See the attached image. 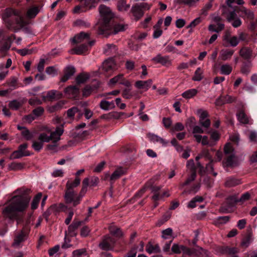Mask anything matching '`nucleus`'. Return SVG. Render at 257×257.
<instances>
[{"label":"nucleus","mask_w":257,"mask_h":257,"mask_svg":"<svg viewBox=\"0 0 257 257\" xmlns=\"http://www.w3.org/2000/svg\"><path fill=\"white\" fill-rule=\"evenodd\" d=\"M59 208L60 210L65 211L67 209L69 210V212L68 214L67 217L65 220V223L66 225H69L72 219L73 216L74 215V212L73 209L71 208H68V207L63 204H60L59 205Z\"/></svg>","instance_id":"26"},{"label":"nucleus","mask_w":257,"mask_h":257,"mask_svg":"<svg viewBox=\"0 0 257 257\" xmlns=\"http://www.w3.org/2000/svg\"><path fill=\"white\" fill-rule=\"evenodd\" d=\"M249 198L250 194L248 192L243 194L239 199L237 198L235 194L226 197V213L233 211L238 202L243 203L249 200Z\"/></svg>","instance_id":"9"},{"label":"nucleus","mask_w":257,"mask_h":257,"mask_svg":"<svg viewBox=\"0 0 257 257\" xmlns=\"http://www.w3.org/2000/svg\"><path fill=\"white\" fill-rule=\"evenodd\" d=\"M116 242V240L115 238L108 235H105L99 243V246L101 249L105 251L112 250L113 249Z\"/></svg>","instance_id":"15"},{"label":"nucleus","mask_w":257,"mask_h":257,"mask_svg":"<svg viewBox=\"0 0 257 257\" xmlns=\"http://www.w3.org/2000/svg\"><path fill=\"white\" fill-rule=\"evenodd\" d=\"M240 183L239 180L236 179L234 177H229L226 178V187H233Z\"/></svg>","instance_id":"44"},{"label":"nucleus","mask_w":257,"mask_h":257,"mask_svg":"<svg viewBox=\"0 0 257 257\" xmlns=\"http://www.w3.org/2000/svg\"><path fill=\"white\" fill-rule=\"evenodd\" d=\"M152 60L165 66H168L171 64V61L168 56H162L161 54L157 55L152 59Z\"/></svg>","instance_id":"23"},{"label":"nucleus","mask_w":257,"mask_h":257,"mask_svg":"<svg viewBox=\"0 0 257 257\" xmlns=\"http://www.w3.org/2000/svg\"><path fill=\"white\" fill-rule=\"evenodd\" d=\"M22 104L18 100L15 99L11 101L9 103V107L12 110H18Z\"/></svg>","instance_id":"51"},{"label":"nucleus","mask_w":257,"mask_h":257,"mask_svg":"<svg viewBox=\"0 0 257 257\" xmlns=\"http://www.w3.org/2000/svg\"><path fill=\"white\" fill-rule=\"evenodd\" d=\"M44 112V109L41 106H39L33 109L32 113L35 116V118H36L37 117L42 115Z\"/></svg>","instance_id":"61"},{"label":"nucleus","mask_w":257,"mask_h":257,"mask_svg":"<svg viewBox=\"0 0 257 257\" xmlns=\"http://www.w3.org/2000/svg\"><path fill=\"white\" fill-rule=\"evenodd\" d=\"M126 171V169L122 167L117 168L110 177V184L112 185L116 180L119 179L122 175H124Z\"/></svg>","instance_id":"22"},{"label":"nucleus","mask_w":257,"mask_h":257,"mask_svg":"<svg viewBox=\"0 0 257 257\" xmlns=\"http://www.w3.org/2000/svg\"><path fill=\"white\" fill-rule=\"evenodd\" d=\"M81 221L74 220L68 228V234L71 237H75L77 234V229L82 224Z\"/></svg>","instance_id":"19"},{"label":"nucleus","mask_w":257,"mask_h":257,"mask_svg":"<svg viewBox=\"0 0 257 257\" xmlns=\"http://www.w3.org/2000/svg\"><path fill=\"white\" fill-rule=\"evenodd\" d=\"M219 18L216 17L214 20L216 21L217 24H211L208 27V30L209 31L212 32H216L218 33L221 31L224 28L223 24H220L219 23Z\"/></svg>","instance_id":"27"},{"label":"nucleus","mask_w":257,"mask_h":257,"mask_svg":"<svg viewBox=\"0 0 257 257\" xmlns=\"http://www.w3.org/2000/svg\"><path fill=\"white\" fill-rule=\"evenodd\" d=\"M18 130L21 131L22 136L27 141L32 140L34 137V135L28 128L25 126L18 125L17 126Z\"/></svg>","instance_id":"25"},{"label":"nucleus","mask_w":257,"mask_h":257,"mask_svg":"<svg viewBox=\"0 0 257 257\" xmlns=\"http://www.w3.org/2000/svg\"><path fill=\"white\" fill-rule=\"evenodd\" d=\"M229 140L231 143L237 146L239 141V135L236 132L229 134Z\"/></svg>","instance_id":"48"},{"label":"nucleus","mask_w":257,"mask_h":257,"mask_svg":"<svg viewBox=\"0 0 257 257\" xmlns=\"http://www.w3.org/2000/svg\"><path fill=\"white\" fill-rule=\"evenodd\" d=\"M55 136V135L54 133H51L49 136H48L45 133H41L39 136L38 140V141L41 142L43 144H44V143H48L50 141L53 140L54 139Z\"/></svg>","instance_id":"28"},{"label":"nucleus","mask_w":257,"mask_h":257,"mask_svg":"<svg viewBox=\"0 0 257 257\" xmlns=\"http://www.w3.org/2000/svg\"><path fill=\"white\" fill-rule=\"evenodd\" d=\"M251 240V236L250 235H247V236H245L241 242V246L242 247H247L249 244H250Z\"/></svg>","instance_id":"62"},{"label":"nucleus","mask_w":257,"mask_h":257,"mask_svg":"<svg viewBox=\"0 0 257 257\" xmlns=\"http://www.w3.org/2000/svg\"><path fill=\"white\" fill-rule=\"evenodd\" d=\"M152 83V80L149 79L147 81L139 80L135 83V86L139 89H148L151 87Z\"/></svg>","instance_id":"30"},{"label":"nucleus","mask_w":257,"mask_h":257,"mask_svg":"<svg viewBox=\"0 0 257 257\" xmlns=\"http://www.w3.org/2000/svg\"><path fill=\"white\" fill-rule=\"evenodd\" d=\"M7 85L9 87V90L11 91L19 87H24V85L19 82L18 78L16 76H12L7 81Z\"/></svg>","instance_id":"17"},{"label":"nucleus","mask_w":257,"mask_h":257,"mask_svg":"<svg viewBox=\"0 0 257 257\" xmlns=\"http://www.w3.org/2000/svg\"><path fill=\"white\" fill-rule=\"evenodd\" d=\"M28 147V144L26 143L20 145L17 150L14 151L10 157L11 160L17 159L23 157L30 156L32 154L26 150Z\"/></svg>","instance_id":"13"},{"label":"nucleus","mask_w":257,"mask_h":257,"mask_svg":"<svg viewBox=\"0 0 257 257\" xmlns=\"http://www.w3.org/2000/svg\"><path fill=\"white\" fill-rule=\"evenodd\" d=\"M42 197V193H39L34 197L31 203V209L32 210H35L38 208L39 203Z\"/></svg>","instance_id":"43"},{"label":"nucleus","mask_w":257,"mask_h":257,"mask_svg":"<svg viewBox=\"0 0 257 257\" xmlns=\"http://www.w3.org/2000/svg\"><path fill=\"white\" fill-rule=\"evenodd\" d=\"M238 120L241 123H249V118L243 110H240L236 114Z\"/></svg>","instance_id":"31"},{"label":"nucleus","mask_w":257,"mask_h":257,"mask_svg":"<svg viewBox=\"0 0 257 257\" xmlns=\"http://www.w3.org/2000/svg\"><path fill=\"white\" fill-rule=\"evenodd\" d=\"M225 51L222 50L220 52V55L217 60L214 62L213 70L215 74L219 73L221 74H225Z\"/></svg>","instance_id":"14"},{"label":"nucleus","mask_w":257,"mask_h":257,"mask_svg":"<svg viewBox=\"0 0 257 257\" xmlns=\"http://www.w3.org/2000/svg\"><path fill=\"white\" fill-rule=\"evenodd\" d=\"M146 251L150 254L152 253H160L161 252V249L158 244L153 245L149 242L146 246Z\"/></svg>","instance_id":"36"},{"label":"nucleus","mask_w":257,"mask_h":257,"mask_svg":"<svg viewBox=\"0 0 257 257\" xmlns=\"http://www.w3.org/2000/svg\"><path fill=\"white\" fill-rule=\"evenodd\" d=\"M219 139V135L217 132H213L210 136V138L209 140L206 136L203 137L202 141V145L203 146H208L209 147H213L217 141Z\"/></svg>","instance_id":"16"},{"label":"nucleus","mask_w":257,"mask_h":257,"mask_svg":"<svg viewBox=\"0 0 257 257\" xmlns=\"http://www.w3.org/2000/svg\"><path fill=\"white\" fill-rule=\"evenodd\" d=\"M239 42V40L236 36H233L231 38H228L226 33V47H228V46L233 47L236 46Z\"/></svg>","instance_id":"37"},{"label":"nucleus","mask_w":257,"mask_h":257,"mask_svg":"<svg viewBox=\"0 0 257 257\" xmlns=\"http://www.w3.org/2000/svg\"><path fill=\"white\" fill-rule=\"evenodd\" d=\"M239 249L235 247H230L226 246V257H238L237 254Z\"/></svg>","instance_id":"34"},{"label":"nucleus","mask_w":257,"mask_h":257,"mask_svg":"<svg viewBox=\"0 0 257 257\" xmlns=\"http://www.w3.org/2000/svg\"><path fill=\"white\" fill-rule=\"evenodd\" d=\"M100 0H78L80 5L77 6L74 9V12L79 13L86 11L93 7H95Z\"/></svg>","instance_id":"12"},{"label":"nucleus","mask_w":257,"mask_h":257,"mask_svg":"<svg viewBox=\"0 0 257 257\" xmlns=\"http://www.w3.org/2000/svg\"><path fill=\"white\" fill-rule=\"evenodd\" d=\"M87 187L82 186L79 194H77L74 190H66L64 195V198L66 204H72L73 207L80 204V201L86 193Z\"/></svg>","instance_id":"8"},{"label":"nucleus","mask_w":257,"mask_h":257,"mask_svg":"<svg viewBox=\"0 0 257 257\" xmlns=\"http://www.w3.org/2000/svg\"><path fill=\"white\" fill-rule=\"evenodd\" d=\"M99 12L100 18L94 26L96 34L108 37L125 30L127 25L115 23L113 19V14L108 7L101 5L99 7Z\"/></svg>","instance_id":"1"},{"label":"nucleus","mask_w":257,"mask_h":257,"mask_svg":"<svg viewBox=\"0 0 257 257\" xmlns=\"http://www.w3.org/2000/svg\"><path fill=\"white\" fill-rule=\"evenodd\" d=\"M26 238V233L22 231L20 233L16 236L15 238V242L17 244H19L21 242H23Z\"/></svg>","instance_id":"53"},{"label":"nucleus","mask_w":257,"mask_h":257,"mask_svg":"<svg viewBox=\"0 0 257 257\" xmlns=\"http://www.w3.org/2000/svg\"><path fill=\"white\" fill-rule=\"evenodd\" d=\"M117 48L113 44H107L103 49V53L106 55H112L116 53Z\"/></svg>","instance_id":"33"},{"label":"nucleus","mask_w":257,"mask_h":257,"mask_svg":"<svg viewBox=\"0 0 257 257\" xmlns=\"http://www.w3.org/2000/svg\"><path fill=\"white\" fill-rule=\"evenodd\" d=\"M109 231L111 235L118 238H121L123 236V233L120 228L116 226L110 227L109 228Z\"/></svg>","instance_id":"41"},{"label":"nucleus","mask_w":257,"mask_h":257,"mask_svg":"<svg viewBox=\"0 0 257 257\" xmlns=\"http://www.w3.org/2000/svg\"><path fill=\"white\" fill-rule=\"evenodd\" d=\"M15 39V35L8 36L6 31L0 29V58L4 57L7 55L12 43Z\"/></svg>","instance_id":"7"},{"label":"nucleus","mask_w":257,"mask_h":257,"mask_svg":"<svg viewBox=\"0 0 257 257\" xmlns=\"http://www.w3.org/2000/svg\"><path fill=\"white\" fill-rule=\"evenodd\" d=\"M202 79V70L200 67L197 68L195 72L194 76L192 78L194 81H200Z\"/></svg>","instance_id":"58"},{"label":"nucleus","mask_w":257,"mask_h":257,"mask_svg":"<svg viewBox=\"0 0 257 257\" xmlns=\"http://www.w3.org/2000/svg\"><path fill=\"white\" fill-rule=\"evenodd\" d=\"M146 190L147 189L145 185L144 187L139 190L136 193L134 196L132 198L131 201L133 202H134L136 199L140 198L143 195V194L146 192Z\"/></svg>","instance_id":"57"},{"label":"nucleus","mask_w":257,"mask_h":257,"mask_svg":"<svg viewBox=\"0 0 257 257\" xmlns=\"http://www.w3.org/2000/svg\"><path fill=\"white\" fill-rule=\"evenodd\" d=\"M149 138L152 142L159 143L164 146H166L168 144V142L165 140L154 134H150Z\"/></svg>","instance_id":"40"},{"label":"nucleus","mask_w":257,"mask_h":257,"mask_svg":"<svg viewBox=\"0 0 257 257\" xmlns=\"http://www.w3.org/2000/svg\"><path fill=\"white\" fill-rule=\"evenodd\" d=\"M39 9L38 7L34 6L28 11V14L30 17H35L39 13Z\"/></svg>","instance_id":"60"},{"label":"nucleus","mask_w":257,"mask_h":257,"mask_svg":"<svg viewBox=\"0 0 257 257\" xmlns=\"http://www.w3.org/2000/svg\"><path fill=\"white\" fill-rule=\"evenodd\" d=\"M109 83L112 85H114L116 83H119L121 84L125 85L127 87H129L131 86L130 82L124 79L123 75L122 74H119L110 79L109 80Z\"/></svg>","instance_id":"21"},{"label":"nucleus","mask_w":257,"mask_h":257,"mask_svg":"<svg viewBox=\"0 0 257 257\" xmlns=\"http://www.w3.org/2000/svg\"><path fill=\"white\" fill-rule=\"evenodd\" d=\"M28 191L26 190L21 195L15 196L13 202L3 210V217L0 221V235L3 236L7 232V222L15 218L17 212H23L29 206L31 197L26 194Z\"/></svg>","instance_id":"2"},{"label":"nucleus","mask_w":257,"mask_h":257,"mask_svg":"<svg viewBox=\"0 0 257 257\" xmlns=\"http://www.w3.org/2000/svg\"><path fill=\"white\" fill-rule=\"evenodd\" d=\"M240 54L245 59H248L251 56L252 51L248 47H243L240 50Z\"/></svg>","instance_id":"42"},{"label":"nucleus","mask_w":257,"mask_h":257,"mask_svg":"<svg viewBox=\"0 0 257 257\" xmlns=\"http://www.w3.org/2000/svg\"><path fill=\"white\" fill-rule=\"evenodd\" d=\"M75 114H77L78 116L80 117L82 115L83 112H82L77 107H73L67 110V116L69 118L73 117Z\"/></svg>","instance_id":"38"},{"label":"nucleus","mask_w":257,"mask_h":257,"mask_svg":"<svg viewBox=\"0 0 257 257\" xmlns=\"http://www.w3.org/2000/svg\"><path fill=\"white\" fill-rule=\"evenodd\" d=\"M198 92L197 89L195 88L190 89L184 91L182 94V96L186 99H190L195 96Z\"/></svg>","instance_id":"39"},{"label":"nucleus","mask_w":257,"mask_h":257,"mask_svg":"<svg viewBox=\"0 0 257 257\" xmlns=\"http://www.w3.org/2000/svg\"><path fill=\"white\" fill-rule=\"evenodd\" d=\"M100 107L101 109L105 110H108L115 107V104L113 101H108L105 100H102L100 102Z\"/></svg>","instance_id":"32"},{"label":"nucleus","mask_w":257,"mask_h":257,"mask_svg":"<svg viewBox=\"0 0 257 257\" xmlns=\"http://www.w3.org/2000/svg\"><path fill=\"white\" fill-rule=\"evenodd\" d=\"M114 67V62L112 59L106 60L103 63V69L106 72L112 70Z\"/></svg>","instance_id":"46"},{"label":"nucleus","mask_w":257,"mask_h":257,"mask_svg":"<svg viewBox=\"0 0 257 257\" xmlns=\"http://www.w3.org/2000/svg\"><path fill=\"white\" fill-rule=\"evenodd\" d=\"M5 24L9 30L16 31L25 25L23 17L12 9H7L2 16Z\"/></svg>","instance_id":"5"},{"label":"nucleus","mask_w":257,"mask_h":257,"mask_svg":"<svg viewBox=\"0 0 257 257\" xmlns=\"http://www.w3.org/2000/svg\"><path fill=\"white\" fill-rule=\"evenodd\" d=\"M123 113L112 111L107 114H104L101 115L100 118L104 119H110L112 118L119 119L122 115Z\"/></svg>","instance_id":"29"},{"label":"nucleus","mask_w":257,"mask_h":257,"mask_svg":"<svg viewBox=\"0 0 257 257\" xmlns=\"http://www.w3.org/2000/svg\"><path fill=\"white\" fill-rule=\"evenodd\" d=\"M75 68L72 66L66 67L64 70V75L61 77L60 82H65L75 73Z\"/></svg>","instance_id":"20"},{"label":"nucleus","mask_w":257,"mask_h":257,"mask_svg":"<svg viewBox=\"0 0 257 257\" xmlns=\"http://www.w3.org/2000/svg\"><path fill=\"white\" fill-rule=\"evenodd\" d=\"M213 224L219 228L223 227L225 224V216H220L215 218L213 220Z\"/></svg>","instance_id":"52"},{"label":"nucleus","mask_w":257,"mask_h":257,"mask_svg":"<svg viewBox=\"0 0 257 257\" xmlns=\"http://www.w3.org/2000/svg\"><path fill=\"white\" fill-rule=\"evenodd\" d=\"M64 103H62L61 101H59L57 102L55 104L52 105L50 107V110L51 112H54L55 111H57L60 109H61L63 106Z\"/></svg>","instance_id":"63"},{"label":"nucleus","mask_w":257,"mask_h":257,"mask_svg":"<svg viewBox=\"0 0 257 257\" xmlns=\"http://www.w3.org/2000/svg\"><path fill=\"white\" fill-rule=\"evenodd\" d=\"M239 17L242 18L245 23L249 24L252 29H255L254 13L251 10L243 6H235L231 11H228V14L226 16V21L233 27L237 28L242 24V21Z\"/></svg>","instance_id":"3"},{"label":"nucleus","mask_w":257,"mask_h":257,"mask_svg":"<svg viewBox=\"0 0 257 257\" xmlns=\"http://www.w3.org/2000/svg\"><path fill=\"white\" fill-rule=\"evenodd\" d=\"M35 49L32 48V49H28V48H24L22 49H19L18 50V53L20 54L21 55L24 56L27 55L31 54L33 52H35Z\"/></svg>","instance_id":"55"},{"label":"nucleus","mask_w":257,"mask_h":257,"mask_svg":"<svg viewBox=\"0 0 257 257\" xmlns=\"http://www.w3.org/2000/svg\"><path fill=\"white\" fill-rule=\"evenodd\" d=\"M90 39L89 33L81 32L76 35L72 40V42L74 44L80 43V44L72 49V53L77 55L86 54L95 42V40H90Z\"/></svg>","instance_id":"4"},{"label":"nucleus","mask_w":257,"mask_h":257,"mask_svg":"<svg viewBox=\"0 0 257 257\" xmlns=\"http://www.w3.org/2000/svg\"><path fill=\"white\" fill-rule=\"evenodd\" d=\"M80 183V179L79 177H76L73 182L68 181L66 184L67 190H73V188L77 187Z\"/></svg>","instance_id":"45"},{"label":"nucleus","mask_w":257,"mask_h":257,"mask_svg":"<svg viewBox=\"0 0 257 257\" xmlns=\"http://www.w3.org/2000/svg\"><path fill=\"white\" fill-rule=\"evenodd\" d=\"M171 250L174 253L176 254H180L182 251L188 255L192 254L191 249L188 247L183 245H179L175 243L172 245Z\"/></svg>","instance_id":"18"},{"label":"nucleus","mask_w":257,"mask_h":257,"mask_svg":"<svg viewBox=\"0 0 257 257\" xmlns=\"http://www.w3.org/2000/svg\"><path fill=\"white\" fill-rule=\"evenodd\" d=\"M130 8V5H127L125 0H119L117 2V8L120 11H127Z\"/></svg>","instance_id":"50"},{"label":"nucleus","mask_w":257,"mask_h":257,"mask_svg":"<svg viewBox=\"0 0 257 257\" xmlns=\"http://www.w3.org/2000/svg\"><path fill=\"white\" fill-rule=\"evenodd\" d=\"M236 3L238 5H242L244 4L243 0H227L226 1V16L228 14V11H230L233 7L231 5L232 3Z\"/></svg>","instance_id":"35"},{"label":"nucleus","mask_w":257,"mask_h":257,"mask_svg":"<svg viewBox=\"0 0 257 257\" xmlns=\"http://www.w3.org/2000/svg\"><path fill=\"white\" fill-rule=\"evenodd\" d=\"M131 11L136 20L140 19L144 15V12L139 5L136 4L132 8Z\"/></svg>","instance_id":"24"},{"label":"nucleus","mask_w":257,"mask_h":257,"mask_svg":"<svg viewBox=\"0 0 257 257\" xmlns=\"http://www.w3.org/2000/svg\"><path fill=\"white\" fill-rule=\"evenodd\" d=\"M32 147L35 151L39 152L43 147V144L39 141H33Z\"/></svg>","instance_id":"56"},{"label":"nucleus","mask_w":257,"mask_h":257,"mask_svg":"<svg viewBox=\"0 0 257 257\" xmlns=\"http://www.w3.org/2000/svg\"><path fill=\"white\" fill-rule=\"evenodd\" d=\"M98 87V85L95 86L94 88L92 87V86L88 85L85 86L84 89H83V95L85 96H88L90 94L92 91L94 90V89H97Z\"/></svg>","instance_id":"54"},{"label":"nucleus","mask_w":257,"mask_h":257,"mask_svg":"<svg viewBox=\"0 0 257 257\" xmlns=\"http://www.w3.org/2000/svg\"><path fill=\"white\" fill-rule=\"evenodd\" d=\"M234 149L230 142L226 143V168H234L239 165V159L234 153Z\"/></svg>","instance_id":"10"},{"label":"nucleus","mask_w":257,"mask_h":257,"mask_svg":"<svg viewBox=\"0 0 257 257\" xmlns=\"http://www.w3.org/2000/svg\"><path fill=\"white\" fill-rule=\"evenodd\" d=\"M196 124V119L194 116H191L188 118L186 122L187 127H189L190 128H193Z\"/></svg>","instance_id":"64"},{"label":"nucleus","mask_w":257,"mask_h":257,"mask_svg":"<svg viewBox=\"0 0 257 257\" xmlns=\"http://www.w3.org/2000/svg\"><path fill=\"white\" fill-rule=\"evenodd\" d=\"M250 63L249 62L246 61L244 62L241 69L242 73L247 75L250 72Z\"/></svg>","instance_id":"59"},{"label":"nucleus","mask_w":257,"mask_h":257,"mask_svg":"<svg viewBox=\"0 0 257 257\" xmlns=\"http://www.w3.org/2000/svg\"><path fill=\"white\" fill-rule=\"evenodd\" d=\"M215 104L217 109H221L222 107H224L225 104V96L221 94L216 99Z\"/></svg>","instance_id":"49"},{"label":"nucleus","mask_w":257,"mask_h":257,"mask_svg":"<svg viewBox=\"0 0 257 257\" xmlns=\"http://www.w3.org/2000/svg\"><path fill=\"white\" fill-rule=\"evenodd\" d=\"M202 183L205 184L208 188L212 187L214 180L208 176H204L202 177Z\"/></svg>","instance_id":"47"},{"label":"nucleus","mask_w":257,"mask_h":257,"mask_svg":"<svg viewBox=\"0 0 257 257\" xmlns=\"http://www.w3.org/2000/svg\"><path fill=\"white\" fill-rule=\"evenodd\" d=\"M146 189H151V191L153 193V195L152 196V200L153 201H159L163 199L164 197H169L170 194L167 191L162 192L161 186L154 185V181L152 180H150L146 184Z\"/></svg>","instance_id":"11"},{"label":"nucleus","mask_w":257,"mask_h":257,"mask_svg":"<svg viewBox=\"0 0 257 257\" xmlns=\"http://www.w3.org/2000/svg\"><path fill=\"white\" fill-rule=\"evenodd\" d=\"M89 78L88 74L84 73H80L75 78L76 85H70L66 87L64 90L65 94L69 97L76 99L80 93V88L78 86L85 83Z\"/></svg>","instance_id":"6"}]
</instances>
